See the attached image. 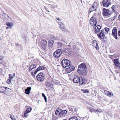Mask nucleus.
Instances as JSON below:
<instances>
[{
	"instance_id": "4be33fe9",
	"label": "nucleus",
	"mask_w": 120,
	"mask_h": 120,
	"mask_svg": "<svg viewBox=\"0 0 120 120\" xmlns=\"http://www.w3.org/2000/svg\"><path fill=\"white\" fill-rule=\"evenodd\" d=\"M61 117H62L63 116H64L67 113V112L66 110H63L61 109Z\"/></svg>"
},
{
	"instance_id": "603ef678",
	"label": "nucleus",
	"mask_w": 120,
	"mask_h": 120,
	"mask_svg": "<svg viewBox=\"0 0 120 120\" xmlns=\"http://www.w3.org/2000/svg\"><path fill=\"white\" fill-rule=\"evenodd\" d=\"M6 25L8 26V22H6Z\"/></svg>"
},
{
	"instance_id": "4c0bfd02",
	"label": "nucleus",
	"mask_w": 120,
	"mask_h": 120,
	"mask_svg": "<svg viewBox=\"0 0 120 120\" xmlns=\"http://www.w3.org/2000/svg\"><path fill=\"white\" fill-rule=\"evenodd\" d=\"M10 115V117L11 118L12 120H16L14 118V116H13Z\"/></svg>"
},
{
	"instance_id": "c03bdc74",
	"label": "nucleus",
	"mask_w": 120,
	"mask_h": 120,
	"mask_svg": "<svg viewBox=\"0 0 120 120\" xmlns=\"http://www.w3.org/2000/svg\"><path fill=\"white\" fill-rule=\"evenodd\" d=\"M94 46H95V48L97 50H98V49L99 50L98 46V44Z\"/></svg>"
},
{
	"instance_id": "a18cd8bd",
	"label": "nucleus",
	"mask_w": 120,
	"mask_h": 120,
	"mask_svg": "<svg viewBox=\"0 0 120 120\" xmlns=\"http://www.w3.org/2000/svg\"><path fill=\"white\" fill-rule=\"evenodd\" d=\"M38 71L37 70V69H36V71L34 72V75L33 76H34L37 73Z\"/></svg>"
},
{
	"instance_id": "1a4fd4ad",
	"label": "nucleus",
	"mask_w": 120,
	"mask_h": 120,
	"mask_svg": "<svg viewBox=\"0 0 120 120\" xmlns=\"http://www.w3.org/2000/svg\"><path fill=\"white\" fill-rule=\"evenodd\" d=\"M97 7V3L94 2L92 6L89 9V13L93 11H95Z\"/></svg>"
},
{
	"instance_id": "dca6fc26",
	"label": "nucleus",
	"mask_w": 120,
	"mask_h": 120,
	"mask_svg": "<svg viewBox=\"0 0 120 120\" xmlns=\"http://www.w3.org/2000/svg\"><path fill=\"white\" fill-rule=\"evenodd\" d=\"M101 29V26L99 25H98L94 27V32L95 33H97L99 32Z\"/></svg>"
},
{
	"instance_id": "6e6d98bb",
	"label": "nucleus",
	"mask_w": 120,
	"mask_h": 120,
	"mask_svg": "<svg viewBox=\"0 0 120 120\" xmlns=\"http://www.w3.org/2000/svg\"><path fill=\"white\" fill-rule=\"evenodd\" d=\"M63 120H67V119H64Z\"/></svg>"
},
{
	"instance_id": "5fc2aeb1",
	"label": "nucleus",
	"mask_w": 120,
	"mask_h": 120,
	"mask_svg": "<svg viewBox=\"0 0 120 120\" xmlns=\"http://www.w3.org/2000/svg\"><path fill=\"white\" fill-rule=\"evenodd\" d=\"M32 75H33V76L34 75H33V72L32 73Z\"/></svg>"
},
{
	"instance_id": "20e7f679",
	"label": "nucleus",
	"mask_w": 120,
	"mask_h": 120,
	"mask_svg": "<svg viewBox=\"0 0 120 120\" xmlns=\"http://www.w3.org/2000/svg\"><path fill=\"white\" fill-rule=\"evenodd\" d=\"M103 6L105 7H108L111 4L109 0H103L102 1Z\"/></svg>"
},
{
	"instance_id": "f257e3e1",
	"label": "nucleus",
	"mask_w": 120,
	"mask_h": 120,
	"mask_svg": "<svg viewBox=\"0 0 120 120\" xmlns=\"http://www.w3.org/2000/svg\"><path fill=\"white\" fill-rule=\"evenodd\" d=\"M63 68H65L68 67L71 65V61L67 59H63L61 62Z\"/></svg>"
},
{
	"instance_id": "8fccbe9b",
	"label": "nucleus",
	"mask_w": 120,
	"mask_h": 120,
	"mask_svg": "<svg viewBox=\"0 0 120 120\" xmlns=\"http://www.w3.org/2000/svg\"><path fill=\"white\" fill-rule=\"evenodd\" d=\"M56 19L58 20H60V19H59V18H56Z\"/></svg>"
},
{
	"instance_id": "412c9836",
	"label": "nucleus",
	"mask_w": 120,
	"mask_h": 120,
	"mask_svg": "<svg viewBox=\"0 0 120 120\" xmlns=\"http://www.w3.org/2000/svg\"><path fill=\"white\" fill-rule=\"evenodd\" d=\"M32 109V108L30 107L28 108L25 112L24 114V116L27 117L28 115L27 113L30 112Z\"/></svg>"
},
{
	"instance_id": "72a5a7b5",
	"label": "nucleus",
	"mask_w": 120,
	"mask_h": 120,
	"mask_svg": "<svg viewBox=\"0 0 120 120\" xmlns=\"http://www.w3.org/2000/svg\"><path fill=\"white\" fill-rule=\"evenodd\" d=\"M57 44L58 48H60L62 45V44L60 42H57Z\"/></svg>"
},
{
	"instance_id": "f3484780",
	"label": "nucleus",
	"mask_w": 120,
	"mask_h": 120,
	"mask_svg": "<svg viewBox=\"0 0 120 120\" xmlns=\"http://www.w3.org/2000/svg\"><path fill=\"white\" fill-rule=\"evenodd\" d=\"M86 69H84L82 70L81 71H78V73L80 75H87V72L86 71Z\"/></svg>"
},
{
	"instance_id": "864d4df0",
	"label": "nucleus",
	"mask_w": 120,
	"mask_h": 120,
	"mask_svg": "<svg viewBox=\"0 0 120 120\" xmlns=\"http://www.w3.org/2000/svg\"><path fill=\"white\" fill-rule=\"evenodd\" d=\"M9 18H10V19H11L8 16V20L9 19Z\"/></svg>"
},
{
	"instance_id": "49530a36",
	"label": "nucleus",
	"mask_w": 120,
	"mask_h": 120,
	"mask_svg": "<svg viewBox=\"0 0 120 120\" xmlns=\"http://www.w3.org/2000/svg\"><path fill=\"white\" fill-rule=\"evenodd\" d=\"M118 19L119 21H120V15L119 16Z\"/></svg>"
},
{
	"instance_id": "cd10ccee",
	"label": "nucleus",
	"mask_w": 120,
	"mask_h": 120,
	"mask_svg": "<svg viewBox=\"0 0 120 120\" xmlns=\"http://www.w3.org/2000/svg\"><path fill=\"white\" fill-rule=\"evenodd\" d=\"M45 69V68L43 66H39L38 68L37 69V70L38 71L40 70H43Z\"/></svg>"
},
{
	"instance_id": "7ed1b4c3",
	"label": "nucleus",
	"mask_w": 120,
	"mask_h": 120,
	"mask_svg": "<svg viewBox=\"0 0 120 120\" xmlns=\"http://www.w3.org/2000/svg\"><path fill=\"white\" fill-rule=\"evenodd\" d=\"M37 80L39 81H42L44 79V75L42 72L39 73L37 76Z\"/></svg>"
},
{
	"instance_id": "b1692460",
	"label": "nucleus",
	"mask_w": 120,
	"mask_h": 120,
	"mask_svg": "<svg viewBox=\"0 0 120 120\" xmlns=\"http://www.w3.org/2000/svg\"><path fill=\"white\" fill-rule=\"evenodd\" d=\"M31 89V88L30 87H27V88L25 90V92L26 94L29 95L30 93Z\"/></svg>"
},
{
	"instance_id": "6ab92c4d",
	"label": "nucleus",
	"mask_w": 120,
	"mask_h": 120,
	"mask_svg": "<svg viewBox=\"0 0 120 120\" xmlns=\"http://www.w3.org/2000/svg\"><path fill=\"white\" fill-rule=\"evenodd\" d=\"M61 109H56L55 112V114L58 116L61 117Z\"/></svg>"
},
{
	"instance_id": "2f4dec72",
	"label": "nucleus",
	"mask_w": 120,
	"mask_h": 120,
	"mask_svg": "<svg viewBox=\"0 0 120 120\" xmlns=\"http://www.w3.org/2000/svg\"><path fill=\"white\" fill-rule=\"evenodd\" d=\"M69 68L71 70L70 71H73L75 69V67L74 66H72Z\"/></svg>"
},
{
	"instance_id": "423d86ee",
	"label": "nucleus",
	"mask_w": 120,
	"mask_h": 120,
	"mask_svg": "<svg viewBox=\"0 0 120 120\" xmlns=\"http://www.w3.org/2000/svg\"><path fill=\"white\" fill-rule=\"evenodd\" d=\"M60 29L64 32H67L68 30L65 28L64 24L61 22H58Z\"/></svg>"
},
{
	"instance_id": "c9c22d12",
	"label": "nucleus",
	"mask_w": 120,
	"mask_h": 120,
	"mask_svg": "<svg viewBox=\"0 0 120 120\" xmlns=\"http://www.w3.org/2000/svg\"><path fill=\"white\" fill-rule=\"evenodd\" d=\"M81 90L83 92V93H88L89 92V91L87 90Z\"/></svg>"
},
{
	"instance_id": "09e8293b",
	"label": "nucleus",
	"mask_w": 120,
	"mask_h": 120,
	"mask_svg": "<svg viewBox=\"0 0 120 120\" xmlns=\"http://www.w3.org/2000/svg\"><path fill=\"white\" fill-rule=\"evenodd\" d=\"M118 34L119 36H120V31L118 32Z\"/></svg>"
},
{
	"instance_id": "de8ad7c7",
	"label": "nucleus",
	"mask_w": 120,
	"mask_h": 120,
	"mask_svg": "<svg viewBox=\"0 0 120 120\" xmlns=\"http://www.w3.org/2000/svg\"><path fill=\"white\" fill-rule=\"evenodd\" d=\"M2 58H0V63H1L2 61Z\"/></svg>"
},
{
	"instance_id": "a878e982",
	"label": "nucleus",
	"mask_w": 120,
	"mask_h": 120,
	"mask_svg": "<svg viewBox=\"0 0 120 120\" xmlns=\"http://www.w3.org/2000/svg\"><path fill=\"white\" fill-rule=\"evenodd\" d=\"M14 25V23L12 22H8V28H11Z\"/></svg>"
},
{
	"instance_id": "5701e85b",
	"label": "nucleus",
	"mask_w": 120,
	"mask_h": 120,
	"mask_svg": "<svg viewBox=\"0 0 120 120\" xmlns=\"http://www.w3.org/2000/svg\"><path fill=\"white\" fill-rule=\"evenodd\" d=\"M36 65L35 64L31 65L29 68V71L30 72V71L33 69L36 68Z\"/></svg>"
},
{
	"instance_id": "ea45409f",
	"label": "nucleus",
	"mask_w": 120,
	"mask_h": 120,
	"mask_svg": "<svg viewBox=\"0 0 120 120\" xmlns=\"http://www.w3.org/2000/svg\"><path fill=\"white\" fill-rule=\"evenodd\" d=\"M94 111L95 112H96V113H98V112H101V111H100L99 110V109H97L96 110H94Z\"/></svg>"
},
{
	"instance_id": "37998d69",
	"label": "nucleus",
	"mask_w": 120,
	"mask_h": 120,
	"mask_svg": "<svg viewBox=\"0 0 120 120\" xmlns=\"http://www.w3.org/2000/svg\"><path fill=\"white\" fill-rule=\"evenodd\" d=\"M8 84H9L11 82L12 79L9 78V79H8Z\"/></svg>"
},
{
	"instance_id": "7c9ffc66",
	"label": "nucleus",
	"mask_w": 120,
	"mask_h": 120,
	"mask_svg": "<svg viewBox=\"0 0 120 120\" xmlns=\"http://www.w3.org/2000/svg\"><path fill=\"white\" fill-rule=\"evenodd\" d=\"M116 5H113L112 6L111 8L114 12H115V10H116Z\"/></svg>"
},
{
	"instance_id": "6e6552de",
	"label": "nucleus",
	"mask_w": 120,
	"mask_h": 120,
	"mask_svg": "<svg viewBox=\"0 0 120 120\" xmlns=\"http://www.w3.org/2000/svg\"><path fill=\"white\" fill-rule=\"evenodd\" d=\"M86 66L85 63H82L79 66L78 68V69L77 71H81L82 70L86 69Z\"/></svg>"
},
{
	"instance_id": "393cba45",
	"label": "nucleus",
	"mask_w": 120,
	"mask_h": 120,
	"mask_svg": "<svg viewBox=\"0 0 120 120\" xmlns=\"http://www.w3.org/2000/svg\"><path fill=\"white\" fill-rule=\"evenodd\" d=\"M54 43V41L52 40H50L49 41L48 45L49 47L51 48Z\"/></svg>"
},
{
	"instance_id": "aec40b11",
	"label": "nucleus",
	"mask_w": 120,
	"mask_h": 120,
	"mask_svg": "<svg viewBox=\"0 0 120 120\" xmlns=\"http://www.w3.org/2000/svg\"><path fill=\"white\" fill-rule=\"evenodd\" d=\"M7 88V87H5L4 86L0 87V93H3L6 94V91L5 90Z\"/></svg>"
},
{
	"instance_id": "39448f33",
	"label": "nucleus",
	"mask_w": 120,
	"mask_h": 120,
	"mask_svg": "<svg viewBox=\"0 0 120 120\" xmlns=\"http://www.w3.org/2000/svg\"><path fill=\"white\" fill-rule=\"evenodd\" d=\"M62 53L60 49H58L54 53L53 56L55 57L58 58L61 55Z\"/></svg>"
},
{
	"instance_id": "3c124183",
	"label": "nucleus",
	"mask_w": 120,
	"mask_h": 120,
	"mask_svg": "<svg viewBox=\"0 0 120 120\" xmlns=\"http://www.w3.org/2000/svg\"><path fill=\"white\" fill-rule=\"evenodd\" d=\"M47 9H48V8H46V10H47V11L48 12H49V11H48V10H47Z\"/></svg>"
},
{
	"instance_id": "ddd939ff",
	"label": "nucleus",
	"mask_w": 120,
	"mask_h": 120,
	"mask_svg": "<svg viewBox=\"0 0 120 120\" xmlns=\"http://www.w3.org/2000/svg\"><path fill=\"white\" fill-rule=\"evenodd\" d=\"M117 29L116 28H114L112 30V35L116 39H117Z\"/></svg>"
},
{
	"instance_id": "4468645a",
	"label": "nucleus",
	"mask_w": 120,
	"mask_h": 120,
	"mask_svg": "<svg viewBox=\"0 0 120 120\" xmlns=\"http://www.w3.org/2000/svg\"><path fill=\"white\" fill-rule=\"evenodd\" d=\"M113 63L117 67H120V63L119 62L118 58L114 59Z\"/></svg>"
},
{
	"instance_id": "2eb2a0df",
	"label": "nucleus",
	"mask_w": 120,
	"mask_h": 120,
	"mask_svg": "<svg viewBox=\"0 0 120 120\" xmlns=\"http://www.w3.org/2000/svg\"><path fill=\"white\" fill-rule=\"evenodd\" d=\"M80 77L79 78L78 76L76 75H75L73 79L74 82L76 83L79 82Z\"/></svg>"
},
{
	"instance_id": "0eeeda50",
	"label": "nucleus",
	"mask_w": 120,
	"mask_h": 120,
	"mask_svg": "<svg viewBox=\"0 0 120 120\" xmlns=\"http://www.w3.org/2000/svg\"><path fill=\"white\" fill-rule=\"evenodd\" d=\"M111 14V12L109 9L103 8V15L109 16Z\"/></svg>"
},
{
	"instance_id": "58836bf2",
	"label": "nucleus",
	"mask_w": 120,
	"mask_h": 120,
	"mask_svg": "<svg viewBox=\"0 0 120 120\" xmlns=\"http://www.w3.org/2000/svg\"><path fill=\"white\" fill-rule=\"evenodd\" d=\"M104 93L106 95L108 96V95L109 94V91H107L105 90L104 91Z\"/></svg>"
},
{
	"instance_id": "052dcab7",
	"label": "nucleus",
	"mask_w": 120,
	"mask_h": 120,
	"mask_svg": "<svg viewBox=\"0 0 120 120\" xmlns=\"http://www.w3.org/2000/svg\"><path fill=\"white\" fill-rule=\"evenodd\" d=\"M80 0V1H82V0Z\"/></svg>"
},
{
	"instance_id": "a19ab883",
	"label": "nucleus",
	"mask_w": 120,
	"mask_h": 120,
	"mask_svg": "<svg viewBox=\"0 0 120 120\" xmlns=\"http://www.w3.org/2000/svg\"><path fill=\"white\" fill-rule=\"evenodd\" d=\"M113 94L112 92H109V94L108 95V96L111 97L112 96Z\"/></svg>"
},
{
	"instance_id": "bf43d9fd",
	"label": "nucleus",
	"mask_w": 120,
	"mask_h": 120,
	"mask_svg": "<svg viewBox=\"0 0 120 120\" xmlns=\"http://www.w3.org/2000/svg\"><path fill=\"white\" fill-rule=\"evenodd\" d=\"M7 29H8V27H7L6 28Z\"/></svg>"
},
{
	"instance_id": "473e14b6",
	"label": "nucleus",
	"mask_w": 120,
	"mask_h": 120,
	"mask_svg": "<svg viewBox=\"0 0 120 120\" xmlns=\"http://www.w3.org/2000/svg\"><path fill=\"white\" fill-rule=\"evenodd\" d=\"M42 96L44 98L45 102H46L47 101V99L44 93H42Z\"/></svg>"
},
{
	"instance_id": "4d7b16f0",
	"label": "nucleus",
	"mask_w": 120,
	"mask_h": 120,
	"mask_svg": "<svg viewBox=\"0 0 120 120\" xmlns=\"http://www.w3.org/2000/svg\"><path fill=\"white\" fill-rule=\"evenodd\" d=\"M8 80H7L6 81V82L8 83Z\"/></svg>"
},
{
	"instance_id": "79ce46f5",
	"label": "nucleus",
	"mask_w": 120,
	"mask_h": 120,
	"mask_svg": "<svg viewBox=\"0 0 120 120\" xmlns=\"http://www.w3.org/2000/svg\"><path fill=\"white\" fill-rule=\"evenodd\" d=\"M105 30L106 31V33H108V31L109 30V29L107 28H105Z\"/></svg>"
},
{
	"instance_id": "9b49d317",
	"label": "nucleus",
	"mask_w": 120,
	"mask_h": 120,
	"mask_svg": "<svg viewBox=\"0 0 120 120\" xmlns=\"http://www.w3.org/2000/svg\"><path fill=\"white\" fill-rule=\"evenodd\" d=\"M41 44L42 47L45 49L47 47V42L45 40H42L41 42Z\"/></svg>"
},
{
	"instance_id": "bb28decb",
	"label": "nucleus",
	"mask_w": 120,
	"mask_h": 120,
	"mask_svg": "<svg viewBox=\"0 0 120 120\" xmlns=\"http://www.w3.org/2000/svg\"><path fill=\"white\" fill-rule=\"evenodd\" d=\"M52 84L51 83L48 82L47 83V84H46V87L48 88H49L52 86Z\"/></svg>"
},
{
	"instance_id": "13d9d810",
	"label": "nucleus",
	"mask_w": 120,
	"mask_h": 120,
	"mask_svg": "<svg viewBox=\"0 0 120 120\" xmlns=\"http://www.w3.org/2000/svg\"><path fill=\"white\" fill-rule=\"evenodd\" d=\"M53 37H52V38H53Z\"/></svg>"
},
{
	"instance_id": "f03ea898",
	"label": "nucleus",
	"mask_w": 120,
	"mask_h": 120,
	"mask_svg": "<svg viewBox=\"0 0 120 120\" xmlns=\"http://www.w3.org/2000/svg\"><path fill=\"white\" fill-rule=\"evenodd\" d=\"M97 22V19L94 16L92 17L90 19L89 23L93 26H94L96 25Z\"/></svg>"
},
{
	"instance_id": "9d476101",
	"label": "nucleus",
	"mask_w": 120,
	"mask_h": 120,
	"mask_svg": "<svg viewBox=\"0 0 120 120\" xmlns=\"http://www.w3.org/2000/svg\"><path fill=\"white\" fill-rule=\"evenodd\" d=\"M79 79V83L81 85L85 84L87 82V79L84 77H80Z\"/></svg>"
},
{
	"instance_id": "c85d7f7f",
	"label": "nucleus",
	"mask_w": 120,
	"mask_h": 120,
	"mask_svg": "<svg viewBox=\"0 0 120 120\" xmlns=\"http://www.w3.org/2000/svg\"><path fill=\"white\" fill-rule=\"evenodd\" d=\"M15 74L14 73L13 74V75L11 74H9V78L12 79L13 78L15 77Z\"/></svg>"
},
{
	"instance_id": "a211bd4d",
	"label": "nucleus",
	"mask_w": 120,
	"mask_h": 120,
	"mask_svg": "<svg viewBox=\"0 0 120 120\" xmlns=\"http://www.w3.org/2000/svg\"><path fill=\"white\" fill-rule=\"evenodd\" d=\"M69 50V49L68 48H65L63 51L64 53L66 56H68L70 54Z\"/></svg>"
},
{
	"instance_id": "e433bc0d",
	"label": "nucleus",
	"mask_w": 120,
	"mask_h": 120,
	"mask_svg": "<svg viewBox=\"0 0 120 120\" xmlns=\"http://www.w3.org/2000/svg\"><path fill=\"white\" fill-rule=\"evenodd\" d=\"M66 71L67 72V73H70L71 71H70L71 70L69 68H67L66 69Z\"/></svg>"
},
{
	"instance_id": "c756f323",
	"label": "nucleus",
	"mask_w": 120,
	"mask_h": 120,
	"mask_svg": "<svg viewBox=\"0 0 120 120\" xmlns=\"http://www.w3.org/2000/svg\"><path fill=\"white\" fill-rule=\"evenodd\" d=\"M68 120H78L77 117H72L69 119Z\"/></svg>"
},
{
	"instance_id": "f8f14e48",
	"label": "nucleus",
	"mask_w": 120,
	"mask_h": 120,
	"mask_svg": "<svg viewBox=\"0 0 120 120\" xmlns=\"http://www.w3.org/2000/svg\"><path fill=\"white\" fill-rule=\"evenodd\" d=\"M97 36L99 38L101 39H103L105 36L104 31L102 30H101V32L97 34Z\"/></svg>"
},
{
	"instance_id": "f704fd0d",
	"label": "nucleus",
	"mask_w": 120,
	"mask_h": 120,
	"mask_svg": "<svg viewBox=\"0 0 120 120\" xmlns=\"http://www.w3.org/2000/svg\"><path fill=\"white\" fill-rule=\"evenodd\" d=\"M97 42L96 41H93L92 44L94 46H95L96 45H98Z\"/></svg>"
}]
</instances>
